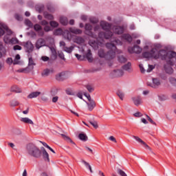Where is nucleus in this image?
I'll list each match as a JSON object with an SVG mask.
<instances>
[{
    "label": "nucleus",
    "instance_id": "bf43d9fd",
    "mask_svg": "<svg viewBox=\"0 0 176 176\" xmlns=\"http://www.w3.org/2000/svg\"><path fill=\"white\" fill-rule=\"evenodd\" d=\"M43 30H44L45 32H49L52 31V28H50V26H49L47 25L44 27Z\"/></svg>",
    "mask_w": 176,
    "mask_h": 176
},
{
    "label": "nucleus",
    "instance_id": "c756f323",
    "mask_svg": "<svg viewBox=\"0 0 176 176\" xmlns=\"http://www.w3.org/2000/svg\"><path fill=\"white\" fill-rule=\"evenodd\" d=\"M61 136L63 137L65 141H67V142H70L71 144H75V142L72 141V139H71V138H69V136H67L65 134H61Z\"/></svg>",
    "mask_w": 176,
    "mask_h": 176
},
{
    "label": "nucleus",
    "instance_id": "a211bd4d",
    "mask_svg": "<svg viewBox=\"0 0 176 176\" xmlns=\"http://www.w3.org/2000/svg\"><path fill=\"white\" fill-rule=\"evenodd\" d=\"M89 102H87V104L88 105V109L89 111H93L94 108H96V102H94L93 100H89Z\"/></svg>",
    "mask_w": 176,
    "mask_h": 176
},
{
    "label": "nucleus",
    "instance_id": "338daca9",
    "mask_svg": "<svg viewBox=\"0 0 176 176\" xmlns=\"http://www.w3.org/2000/svg\"><path fill=\"white\" fill-rule=\"evenodd\" d=\"M13 49L14 50H21L22 47L19 45H16L14 46Z\"/></svg>",
    "mask_w": 176,
    "mask_h": 176
},
{
    "label": "nucleus",
    "instance_id": "cd10ccee",
    "mask_svg": "<svg viewBox=\"0 0 176 176\" xmlns=\"http://www.w3.org/2000/svg\"><path fill=\"white\" fill-rule=\"evenodd\" d=\"M133 103L136 105V107H138L141 104V98L140 96H138L136 98H132Z\"/></svg>",
    "mask_w": 176,
    "mask_h": 176
},
{
    "label": "nucleus",
    "instance_id": "e433bc0d",
    "mask_svg": "<svg viewBox=\"0 0 176 176\" xmlns=\"http://www.w3.org/2000/svg\"><path fill=\"white\" fill-rule=\"evenodd\" d=\"M50 25L52 28H57V27H58V23L56 21H51L50 22Z\"/></svg>",
    "mask_w": 176,
    "mask_h": 176
},
{
    "label": "nucleus",
    "instance_id": "c85d7f7f",
    "mask_svg": "<svg viewBox=\"0 0 176 176\" xmlns=\"http://www.w3.org/2000/svg\"><path fill=\"white\" fill-rule=\"evenodd\" d=\"M81 163H83V164H85V167L87 168H89L90 173H93V170L91 169V166H90V164H89L87 162H86L84 160H81Z\"/></svg>",
    "mask_w": 176,
    "mask_h": 176
},
{
    "label": "nucleus",
    "instance_id": "a878e982",
    "mask_svg": "<svg viewBox=\"0 0 176 176\" xmlns=\"http://www.w3.org/2000/svg\"><path fill=\"white\" fill-rule=\"evenodd\" d=\"M113 35V33L111 30L106 31L104 32V39H111Z\"/></svg>",
    "mask_w": 176,
    "mask_h": 176
},
{
    "label": "nucleus",
    "instance_id": "20e7f679",
    "mask_svg": "<svg viewBox=\"0 0 176 176\" xmlns=\"http://www.w3.org/2000/svg\"><path fill=\"white\" fill-rule=\"evenodd\" d=\"M85 35L93 38L94 39H97V34H94L93 31V26L90 23H86L85 26Z\"/></svg>",
    "mask_w": 176,
    "mask_h": 176
},
{
    "label": "nucleus",
    "instance_id": "13d9d810",
    "mask_svg": "<svg viewBox=\"0 0 176 176\" xmlns=\"http://www.w3.org/2000/svg\"><path fill=\"white\" fill-rule=\"evenodd\" d=\"M19 42V40L17 38H12L10 39V43H12V45H16Z\"/></svg>",
    "mask_w": 176,
    "mask_h": 176
},
{
    "label": "nucleus",
    "instance_id": "dca6fc26",
    "mask_svg": "<svg viewBox=\"0 0 176 176\" xmlns=\"http://www.w3.org/2000/svg\"><path fill=\"white\" fill-rule=\"evenodd\" d=\"M50 74H54V69H45L43 70V73L41 74L42 76H49Z\"/></svg>",
    "mask_w": 176,
    "mask_h": 176
},
{
    "label": "nucleus",
    "instance_id": "393cba45",
    "mask_svg": "<svg viewBox=\"0 0 176 176\" xmlns=\"http://www.w3.org/2000/svg\"><path fill=\"white\" fill-rule=\"evenodd\" d=\"M11 91L13 93H21V89L17 85H14L11 87Z\"/></svg>",
    "mask_w": 176,
    "mask_h": 176
},
{
    "label": "nucleus",
    "instance_id": "e2e57ef3",
    "mask_svg": "<svg viewBox=\"0 0 176 176\" xmlns=\"http://www.w3.org/2000/svg\"><path fill=\"white\" fill-rule=\"evenodd\" d=\"M155 69V66L152 65H148V69H147V72H151V71H153Z\"/></svg>",
    "mask_w": 176,
    "mask_h": 176
},
{
    "label": "nucleus",
    "instance_id": "4c0bfd02",
    "mask_svg": "<svg viewBox=\"0 0 176 176\" xmlns=\"http://www.w3.org/2000/svg\"><path fill=\"white\" fill-rule=\"evenodd\" d=\"M3 42L6 44L10 43V36H9L8 35L4 36Z\"/></svg>",
    "mask_w": 176,
    "mask_h": 176
},
{
    "label": "nucleus",
    "instance_id": "9b49d317",
    "mask_svg": "<svg viewBox=\"0 0 176 176\" xmlns=\"http://www.w3.org/2000/svg\"><path fill=\"white\" fill-rule=\"evenodd\" d=\"M24 47L26 49L27 53H28L29 54L30 53H32V52H34V45L32 44V43H31V41H27L25 43Z\"/></svg>",
    "mask_w": 176,
    "mask_h": 176
},
{
    "label": "nucleus",
    "instance_id": "3c124183",
    "mask_svg": "<svg viewBox=\"0 0 176 176\" xmlns=\"http://www.w3.org/2000/svg\"><path fill=\"white\" fill-rule=\"evenodd\" d=\"M89 21L91 23V24H97L98 23V19L93 17L89 19Z\"/></svg>",
    "mask_w": 176,
    "mask_h": 176
},
{
    "label": "nucleus",
    "instance_id": "de8ad7c7",
    "mask_svg": "<svg viewBox=\"0 0 176 176\" xmlns=\"http://www.w3.org/2000/svg\"><path fill=\"white\" fill-rule=\"evenodd\" d=\"M75 56L79 61H83V60H85V56H82V55L79 54H76Z\"/></svg>",
    "mask_w": 176,
    "mask_h": 176
},
{
    "label": "nucleus",
    "instance_id": "f257e3e1",
    "mask_svg": "<svg viewBox=\"0 0 176 176\" xmlns=\"http://www.w3.org/2000/svg\"><path fill=\"white\" fill-rule=\"evenodd\" d=\"M176 52L174 51H167L166 50H160L158 53L154 56L155 60H157L160 58L162 61H166L167 65H170L169 67H166L164 65V69L166 74H173L174 70L173 69V65H174V62L171 60L172 58H175Z\"/></svg>",
    "mask_w": 176,
    "mask_h": 176
},
{
    "label": "nucleus",
    "instance_id": "412c9836",
    "mask_svg": "<svg viewBox=\"0 0 176 176\" xmlns=\"http://www.w3.org/2000/svg\"><path fill=\"white\" fill-rule=\"evenodd\" d=\"M6 54V48L3 45H0V58H2Z\"/></svg>",
    "mask_w": 176,
    "mask_h": 176
},
{
    "label": "nucleus",
    "instance_id": "f3484780",
    "mask_svg": "<svg viewBox=\"0 0 176 176\" xmlns=\"http://www.w3.org/2000/svg\"><path fill=\"white\" fill-rule=\"evenodd\" d=\"M59 23L62 25H68V18H67V16H60Z\"/></svg>",
    "mask_w": 176,
    "mask_h": 176
},
{
    "label": "nucleus",
    "instance_id": "1a4fd4ad",
    "mask_svg": "<svg viewBox=\"0 0 176 176\" xmlns=\"http://www.w3.org/2000/svg\"><path fill=\"white\" fill-rule=\"evenodd\" d=\"M34 30L37 32L38 36H43L45 35V32L42 30V26H41V25L36 23L34 25Z\"/></svg>",
    "mask_w": 176,
    "mask_h": 176
},
{
    "label": "nucleus",
    "instance_id": "79ce46f5",
    "mask_svg": "<svg viewBox=\"0 0 176 176\" xmlns=\"http://www.w3.org/2000/svg\"><path fill=\"white\" fill-rule=\"evenodd\" d=\"M89 123L94 129H98V123L97 121H89Z\"/></svg>",
    "mask_w": 176,
    "mask_h": 176
},
{
    "label": "nucleus",
    "instance_id": "4d7b16f0",
    "mask_svg": "<svg viewBox=\"0 0 176 176\" xmlns=\"http://www.w3.org/2000/svg\"><path fill=\"white\" fill-rule=\"evenodd\" d=\"M54 34L56 35H61V34H63V29L61 28L56 29L54 32Z\"/></svg>",
    "mask_w": 176,
    "mask_h": 176
},
{
    "label": "nucleus",
    "instance_id": "69168bd1",
    "mask_svg": "<svg viewBox=\"0 0 176 176\" xmlns=\"http://www.w3.org/2000/svg\"><path fill=\"white\" fill-rule=\"evenodd\" d=\"M6 63L7 64H10V65H11V64H13V58H8L6 60Z\"/></svg>",
    "mask_w": 176,
    "mask_h": 176
},
{
    "label": "nucleus",
    "instance_id": "49530a36",
    "mask_svg": "<svg viewBox=\"0 0 176 176\" xmlns=\"http://www.w3.org/2000/svg\"><path fill=\"white\" fill-rule=\"evenodd\" d=\"M117 96H118L119 98L123 100V98L124 97V94H123V92H122L121 91H118Z\"/></svg>",
    "mask_w": 176,
    "mask_h": 176
},
{
    "label": "nucleus",
    "instance_id": "f03ea898",
    "mask_svg": "<svg viewBox=\"0 0 176 176\" xmlns=\"http://www.w3.org/2000/svg\"><path fill=\"white\" fill-rule=\"evenodd\" d=\"M27 151L30 156L35 157L36 159H39L43 155V159L45 162H50V158L49 157V153L46 151L45 147H41V149L35 146V144L30 143L27 145Z\"/></svg>",
    "mask_w": 176,
    "mask_h": 176
},
{
    "label": "nucleus",
    "instance_id": "6e6d98bb",
    "mask_svg": "<svg viewBox=\"0 0 176 176\" xmlns=\"http://www.w3.org/2000/svg\"><path fill=\"white\" fill-rule=\"evenodd\" d=\"M86 89L88 90L89 93H93V91H94V88H93L91 85H87Z\"/></svg>",
    "mask_w": 176,
    "mask_h": 176
},
{
    "label": "nucleus",
    "instance_id": "72a5a7b5",
    "mask_svg": "<svg viewBox=\"0 0 176 176\" xmlns=\"http://www.w3.org/2000/svg\"><path fill=\"white\" fill-rule=\"evenodd\" d=\"M44 17L45 19H47V20H54V16L52 14H49L47 12L44 13Z\"/></svg>",
    "mask_w": 176,
    "mask_h": 176
},
{
    "label": "nucleus",
    "instance_id": "774afa93",
    "mask_svg": "<svg viewBox=\"0 0 176 176\" xmlns=\"http://www.w3.org/2000/svg\"><path fill=\"white\" fill-rule=\"evenodd\" d=\"M50 58L48 56H44L41 57V60L44 62L49 61Z\"/></svg>",
    "mask_w": 176,
    "mask_h": 176
},
{
    "label": "nucleus",
    "instance_id": "4be33fe9",
    "mask_svg": "<svg viewBox=\"0 0 176 176\" xmlns=\"http://www.w3.org/2000/svg\"><path fill=\"white\" fill-rule=\"evenodd\" d=\"M41 92L39 91L32 92L28 96V98H36V97L39 96Z\"/></svg>",
    "mask_w": 176,
    "mask_h": 176
},
{
    "label": "nucleus",
    "instance_id": "0e129e2a",
    "mask_svg": "<svg viewBox=\"0 0 176 176\" xmlns=\"http://www.w3.org/2000/svg\"><path fill=\"white\" fill-rule=\"evenodd\" d=\"M139 67H140L141 73L145 74V69L144 68V66L142 65V64L139 65Z\"/></svg>",
    "mask_w": 176,
    "mask_h": 176
},
{
    "label": "nucleus",
    "instance_id": "5701e85b",
    "mask_svg": "<svg viewBox=\"0 0 176 176\" xmlns=\"http://www.w3.org/2000/svg\"><path fill=\"white\" fill-rule=\"evenodd\" d=\"M21 122H23V123H26L27 124L34 125V122L32 121V120L28 118H21Z\"/></svg>",
    "mask_w": 176,
    "mask_h": 176
},
{
    "label": "nucleus",
    "instance_id": "8fccbe9b",
    "mask_svg": "<svg viewBox=\"0 0 176 176\" xmlns=\"http://www.w3.org/2000/svg\"><path fill=\"white\" fill-rule=\"evenodd\" d=\"M133 138L138 141V142H140V144H142L143 145H145L144 142L141 140V138H138V136H133Z\"/></svg>",
    "mask_w": 176,
    "mask_h": 176
},
{
    "label": "nucleus",
    "instance_id": "f704fd0d",
    "mask_svg": "<svg viewBox=\"0 0 176 176\" xmlns=\"http://www.w3.org/2000/svg\"><path fill=\"white\" fill-rule=\"evenodd\" d=\"M131 68V63L128 62L127 64H125L122 66V69L124 71H129Z\"/></svg>",
    "mask_w": 176,
    "mask_h": 176
},
{
    "label": "nucleus",
    "instance_id": "2f4dec72",
    "mask_svg": "<svg viewBox=\"0 0 176 176\" xmlns=\"http://www.w3.org/2000/svg\"><path fill=\"white\" fill-rule=\"evenodd\" d=\"M110 43H113L115 46H116V45H119L120 46L123 45V42L118 38H115L114 41H111Z\"/></svg>",
    "mask_w": 176,
    "mask_h": 176
},
{
    "label": "nucleus",
    "instance_id": "0eeeda50",
    "mask_svg": "<svg viewBox=\"0 0 176 176\" xmlns=\"http://www.w3.org/2000/svg\"><path fill=\"white\" fill-rule=\"evenodd\" d=\"M55 78L58 82H64V80H67V79H68V76L65 74V72H62L56 74Z\"/></svg>",
    "mask_w": 176,
    "mask_h": 176
},
{
    "label": "nucleus",
    "instance_id": "603ef678",
    "mask_svg": "<svg viewBox=\"0 0 176 176\" xmlns=\"http://www.w3.org/2000/svg\"><path fill=\"white\" fill-rule=\"evenodd\" d=\"M19 72H24L25 74H28V72H31L30 67H26L25 69H21L19 70Z\"/></svg>",
    "mask_w": 176,
    "mask_h": 176
},
{
    "label": "nucleus",
    "instance_id": "b1692460",
    "mask_svg": "<svg viewBox=\"0 0 176 176\" xmlns=\"http://www.w3.org/2000/svg\"><path fill=\"white\" fill-rule=\"evenodd\" d=\"M69 31L72 34H76V35H80V34H82V30L80 29H74L70 28Z\"/></svg>",
    "mask_w": 176,
    "mask_h": 176
},
{
    "label": "nucleus",
    "instance_id": "6e6552de",
    "mask_svg": "<svg viewBox=\"0 0 176 176\" xmlns=\"http://www.w3.org/2000/svg\"><path fill=\"white\" fill-rule=\"evenodd\" d=\"M113 31L114 34H116L117 35H122V34L124 32V26H113Z\"/></svg>",
    "mask_w": 176,
    "mask_h": 176
},
{
    "label": "nucleus",
    "instance_id": "ea45409f",
    "mask_svg": "<svg viewBox=\"0 0 176 176\" xmlns=\"http://www.w3.org/2000/svg\"><path fill=\"white\" fill-rule=\"evenodd\" d=\"M74 50V47H65V52L67 53H72V51Z\"/></svg>",
    "mask_w": 176,
    "mask_h": 176
},
{
    "label": "nucleus",
    "instance_id": "7ed1b4c3",
    "mask_svg": "<svg viewBox=\"0 0 176 176\" xmlns=\"http://www.w3.org/2000/svg\"><path fill=\"white\" fill-rule=\"evenodd\" d=\"M106 47L109 49V50L105 53L104 52V50H98V56L101 58H105L108 61L110 60H112L115 58V56H116V46H115V44L112 43H106Z\"/></svg>",
    "mask_w": 176,
    "mask_h": 176
},
{
    "label": "nucleus",
    "instance_id": "423d86ee",
    "mask_svg": "<svg viewBox=\"0 0 176 176\" xmlns=\"http://www.w3.org/2000/svg\"><path fill=\"white\" fill-rule=\"evenodd\" d=\"M156 51L155 49H151L150 52H144L142 53L144 58H155Z\"/></svg>",
    "mask_w": 176,
    "mask_h": 176
},
{
    "label": "nucleus",
    "instance_id": "7c9ffc66",
    "mask_svg": "<svg viewBox=\"0 0 176 176\" xmlns=\"http://www.w3.org/2000/svg\"><path fill=\"white\" fill-rule=\"evenodd\" d=\"M78 138L81 141H87V140H88L87 135H86L85 133H80L78 135Z\"/></svg>",
    "mask_w": 176,
    "mask_h": 176
},
{
    "label": "nucleus",
    "instance_id": "a18cd8bd",
    "mask_svg": "<svg viewBox=\"0 0 176 176\" xmlns=\"http://www.w3.org/2000/svg\"><path fill=\"white\" fill-rule=\"evenodd\" d=\"M36 10L41 13L45 10V6H38L36 8Z\"/></svg>",
    "mask_w": 176,
    "mask_h": 176
},
{
    "label": "nucleus",
    "instance_id": "680f3d73",
    "mask_svg": "<svg viewBox=\"0 0 176 176\" xmlns=\"http://www.w3.org/2000/svg\"><path fill=\"white\" fill-rule=\"evenodd\" d=\"M133 116H135V118H141V116H142V113L140 111H138L135 113Z\"/></svg>",
    "mask_w": 176,
    "mask_h": 176
},
{
    "label": "nucleus",
    "instance_id": "a19ab883",
    "mask_svg": "<svg viewBox=\"0 0 176 176\" xmlns=\"http://www.w3.org/2000/svg\"><path fill=\"white\" fill-rule=\"evenodd\" d=\"M117 173L118 174H119V175L120 176H127V174H126V173L124 171H123L122 169L118 168L117 170Z\"/></svg>",
    "mask_w": 176,
    "mask_h": 176
},
{
    "label": "nucleus",
    "instance_id": "f8f14e48",
    "mask_svg": "<svg viewBox=\"0 0 176 176\" xmlns=\"http://www.w3.org/2000/svg\"><path fill=\"white\" fill-rule=\"evenodd\" d=\"M121 39L122 41H126L128 43H131L133 42V36L129 33L122 34Z\"/></svg>",
    "mask_w": 176,
    "mask_h": 176
},
{
    "label": "nucleus",
    "instance_id": "864d4df0",
    "mask_svg": "<svg viewBox=\"0 0 176 176\" xmlns=\"http://www.w3.org/2000/svg\"><path fill=\"white\" fill-rule=\"evenodd\" d=\"M146 116L147 118V120H148V122H150L151 124H154L155 126H156V122H155V121H153V120H152V118H151L149 116L146 115Z\"/></svg>",
    "mask_w": 176,
    "mask_h": 176
},
{
    "label": "nucleus",
    "instance_id": "473e14b6",
    "mask_svg": "<svg viewBox=\"0 0 176 176\" xmlns=\"http://www.w3.org/2000/svg\"><path fill=\"white\" fill-rule=\"evenodd\" d=\"M29 61H28V67H31L32 65H36L34 62V59L32 58V56L28 54Z\"/></svg>",
    "mask_w": 176,
    "mask_h": 176
},
{
    "label": "nucleus",
    "instance_id": "c03bdc74",
    "mask_svg": "<svg viewBox=\"0 0 176 176\" xmlns=\"http://www.w3.org/2000/svg\"><path fill=\"white\" fill-rule=\"evenodd\" d=\"M19 101L16 100H12L10 101V106L11 107H17V105H19Z\"/></svg>",
    "mask_w": 176,
    "mask_h": 176
},
{
    "label": "nucleus",
    "instance_id": "6ab92c4d",
    "mask_svg": "<svg viewBox=\"0 0 176 176\" xmlns=\"http://www.w3.org/2000/svg\"><path fill=\"white\" fill-rule=\"evenodd\" d=\"M85 58L87 59L89 63H93V56L90 50H88L87 53L85 54Z\"/></svg>",
    "mask_w": 176,
    "mask_h": 176
},
{
    "label": "nucleus",
    "instance_id": "052dcab7",
    "mask_svg": "<svg viewBox=\"0 0 176 176\" xmlns=\"http://www.w3.org/2000/svg\"><path fill=\"white\" fill-rule=\"evenodd\" d=\"M14 18L16 19V20H17L18 21H21V20L23 19V18L21 17V16H20V14H16L14 15Z\"/></svg>",
    "mask_w": 176,
    "mask_h": 176
},
{
    "label": "nucleus",
    "instance_id": "37998d69",
    "mask_svg": "<svg viewBox=\"0 0 176 176\" xmlns=\"http://www.w3.org/2000/svg\"><path fill=\"white\" fill-rule=\"evenodd\" d=\"M97 38H99V39H104L105 38V32H100L98 33V36H97Z\"/></svg>",
    "mask_w": 176,
    "mask_h": 176
},
{
    "label": "nucleus",
    "instance_id": "aec40b11",
    "mask_svg": "<svg viewBox=\"0 0 176 176\" xmlns=\"http://www.w3.org/2000/svg\"><path fill=\"white\" fill-rule=\"evenodd\" d=\"M0 28H2L3 31H6L7 32H8L10 35H12V30L9 29V28L8 27V25H6V24L0 23Z\"/></svg>",
    "mask_w": 176,
    "mask_h": 176
},
{
    "label": "nucleus",
    "instance_id": "58836bf2",
    "mask_svg": "<svg viewBox=\"0 0 176 176\" xmlns=\"http://www.w3.org/2000/svg\"><path fill=\"white\" fill-rule=\"evenodd\" d=\"M158 98L160 101H166V100L168 99V98L166 95H160L158 96Z\"/></svg>",
    "mask_w": 176,
    "mask_h": 176
},
{
    "label": "nucleus",
    "instance_id": "5fc2aeb1",
    "mask_svg": "<svg viewBox=\"0 0 176 176\" xmlns=\"http://www.w3.org/2000/svg\"><path fill=\"white\" fill-rule=\"evenodd\" d=\"M57 93H58V91L56 89H53L50 91V94L51 96H52V97H54V96H56Z\"/></svg>",
    "mask_w": 176,
    "mask_h": 176
},
{
    "label": "nucleus",
    "instance_id": "09e8293b",
    "mask_svg": "<svg viewBox=\"0 0 176 176\" xmlns=\"http://www.w3.org/2000/svg\"><path fill=\"white\" fill-rule=\"evenodd\" d=\"M21 57L19 54H16L15 56V60H14L13 64L14 65H16V64H19V61L17 60H20Z\"/></svg>",
    "mask_w": 176,
    "mask_h": 176
},
{
    "label": "nucleus",
    "instance_id": "39448f33",
    "mask_svg": "<svg viewBox=\"0 0 176 176\" xmlns=\"http://www.w3.org/2000/svg\"><path fill=\"white\" fill-rule=\"evenodd\" d=\"M128 52L131 54H133V53L140 54L141 52H142V48H141L140 46L137 45H135L133 47H129Z\"/></svg>",
    "mask_w": 176,
    "mask_h": 176
},
{
    "label": "nucleus",
    "instance_id": "2eb2a0df",
    "mask_svg": "<svg viewBox=\"0 0 176 176\" xmlns=\"http://www.w3.org/2000/svg\"><path fill=\"white\" fill-rule=\"evenodd\" d=\"M149 86L153 89L159 87V86H160V80L157 78H153V84L149 85Z\"/></svg>",
    "mask_w": 176,
    "mask_h": 176
},
{
    "label": "nucleus",
    "instance_id": "9d476101",
    "mask_svg": "<svg viewBox=\"0 0 176 176\" xmlns=\"http://www.w3.org/2000/svg\"><path fill=\"white\" fill-rule=\"evenodd\" d=\"M100 27L104 31H111V28H112V24L107 21H102L100 22Z\"/></svg>",
    "mask_w": 176,
    "mask_h": 176
},
{
    "label": "nucleus",
    "instance_id": "ddd939ff",
    "mask_svg": "<svg viewBox=\"0 0 176 176\" xmlns=\"http://www.w3.org/2000/svg\"><path fill=\"white\" fill-rule=\"evenodd\" d=\"M43 46H46V41L43 38H38L36 43V49L39 50Z\"/></svg>",
    "mask_w": 176,
    "mask_h": 176
},
{
    "label": "nucleus",
    "instance_id": "bb28decb",
    "mask_svg": "<svg viewBox=\"0 0 176 176\" xmlns=\"http://www.w3.org/2000/svg\"><path fill=\"white\" fill-rule=\"evenodd\" d=\"M118 60L121 64H123V63H126L127 61V58L124 57L122 55H119L118 56Z\"/></svg>",
    "mask_w": 176,
    "mask_h": 176
},
{
    "label": "nucleus",
    "instance_id": "c9c22d12",
    "mask_svg": "<svg viewBox=\"0 0 176 176\" xmlns=\"http://www.w3.org/2000/svg\"><path fill=\"white\" fill-rule=\"evenodd\" d=\"M76 42L78 43V45H80V43H85V39L82 37L77 36L76 38Z\"/></svg>",
    "mask_w": 176,
    "mask_h": 176
},
{
    "label": "nucleus",
    "instance_id": "4468645a",
    "mask_svg": "<svg viewBox=\"0 0 176 176\" xmlns=\"http://www.w3.org/2000/svg\"><path fill=\"white\" fill-rule=\"evenodd\" d=\"M123 75H124V72H123L122 69L113 70L114 78H120V76H123Z\"/></svg>",
    "mask_w": 176,
    "mask_h": 176
}]
</instances>
